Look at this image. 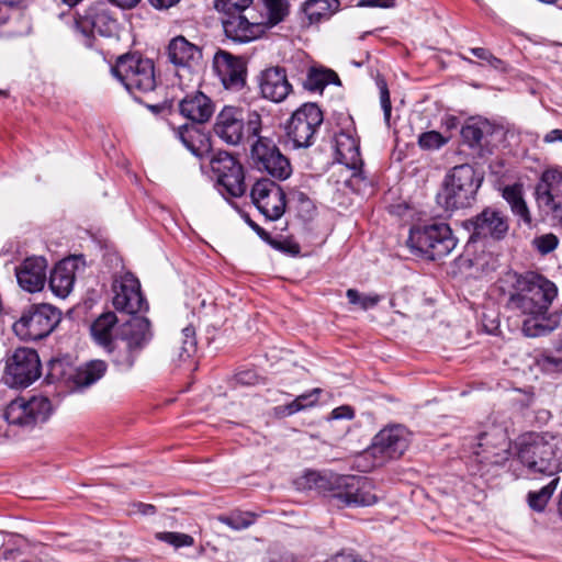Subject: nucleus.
Returning a JSON list of instances; mask_svg holds the SVG:
<instances>
[{"label":"nucleus","instance_id":"4468645a","mask_svg":"<svg viewBox=\"0 0 562 562\" xmlns=\"http://www.w3.org/2000/svg\"><path fill=\"white\" fill-rule=\"evenodd\" d=\"M251 159L258 170L267 172L277 180H285L292 173L290 160L268 137L258 136L251 145Z\"/></svg>","mask_w":562,"mask_h":562},{"label":"nucleus","instance_id":"2eb2a0df","mask_svg":"<svg viewBox=\"0 0 562 562\" xmlns=\"http://www.w3.org/2000/svg\"><path fill=\"white\" fill-rule=\"evenodd\" d=\"M210 165L222 193L239 198L246 192L243 166L233 155L220 151L212 157Z\"/></svg>","mask_w":562,"mask_h":562},{"label":"nucleus","instance_id":"c9c22d12","mask_svg":"<svg viewBox=\"0 0 562 562\" xmlns=\"http://www.w3.org/2000/svg\"><path fill=\"white\" fill-rule=\"evenodd\" d=\"M559 483V477L552 479L546 486L539 491H531L528 493V504L537 512H542L551 498Z\"/></svg>","mask_w":562,"mask_h":562},{"label":"nucleus","instance_id":"a878e982","mask_svg":"<svg viewBox=\"0 0 562 562\" xmlns=\"http://www.w3.org/2000/svg\"><path fill=\"white\" fill-rule=\"evenodd\" d=\"M128 325V319L119 324L117 316L114 312H104L97 317L91 324V336L95 345L105 349L117 337H122V333Z\"/></svg>","mask_w":562,"mask_h":562},{"label":"nucleus","instance_id":"e433bc0d","mask_svg":"<svg viewBox=\"0 0 562 562\" xmlns=\"http://www.w3.org/2000/svg\"><path fill=\"white\" fill-rule=\"evenodd\" d=\"M85 20L90 24L92 31L99 34L110 31L109 23H113L103 8L90 9L86 13Z\"/></svg>","mask_w":562,"mask_h":562},{"label":"nucleus","instance_id":"5fc2aeb1","mask_svg":"<svg viewBox=\"0 0 562 562\" xmlns=\"http://www.w3.org/2000/svg\"><path fill=\"white\" fill-rule=\"evenodd\" d=\"M236 380L240 384L250 385L257 382L258 376L252 371H243L236 375Z\"/></svg>","mask_w":562,"mask_h":562},{"label":"nucleus","instance_id":"5701e85b","mask_svg":"<svg viewBox=\"0 0 562 562\" xmlns=\"http://www.w3.org/2000/svg\"><path fill=\"white\" fill-rule=\"evenodd\" d=\"M167 54L169 61L177 67V76L180 80L183 77L180 71L191 75L192 69L202 59L201 48L181 35L176 36L169 42Z\"/></svg>","mask_w":562,"mask_h":562},{"label":"nucleus","instance_id":"4c0bfd02","mask_svg":"<svg viewBox=\"0 0 562 562\" xmlns=\"http://www.w3.org/2000/svg\"><path fill=\"white\" fill-rule=\"evenodd\" d=\"M267 10L268 23L272 26L281 21L289 13V3L286 0H262Z\"/></svg>","mask_w":562,"mask_h":562},{"label":"nucleus","instance_id":"4d7b16f0","mask_svg":"<svg viewBox=\"0 0 562 562\" xmlns=\"http://www.w3.org/2000/svg\"><path fill=\"white\" fill-rule=\"evenodd\" d=\"M329 562H364L358 555L351 553H338L334 555Z\"/></svg>","mask_w":562,"mask_h":562},{"label":"nucleus","instance_id":"bb28decb","mask_svg":"<svg viewBox=\"0 0 562 562\" xmlns=\"http://www.w3.org/2000/svg\"><path fill=\"white\" fill-rule=\"evenodd\" d=\"M180 113L194 123L207 122L214 112L212 100L201 91L187 94L179 102Z\"/></svg>","mask_w":562,"mask_h":562},{"label":"nucleus","instance_id":"2f4dec72","mask_svg":"<svg viewBox=\"0 0 562 562\" xmlns=\"http://www.w3.org/2000/svg\"><path fill=\"white\" fill-rule=\"evenodd\" d=\"M492 134V125L486 120L470 119L461 128V136L470 147L481 146L482 139Z\"/></svg>","mask_w":562,"mask_h":562},{"label":"nucleus","instance_id":"37998d69","mask_svg":"<svg viewBox=\"0 0 562 562\" xmlns=\"http://www.w3.org/2000/svg\"><path fill=\"white\" fill-rule=\"evenodd\" d=\"M346 295L350 304L359 305L364 311L374 307L381 300L378 294L364 295L355 289L347 290Z\"/></svg>","mask_w":562,"mask_h":562},{"label":"nucleus","instance_id":"ddd939ff","mask_svg":"<svg viewBox=\"0 0 562 562\" xmlns=\"http://www.w3.org/2000/svg\"><path fill=\"white\" fill-rule=\"evenodd\" d=\"M323 119V112L316 103H305L299 108L286 125V136L293 147H310Z\"/></svg>","mask_w":562,"mask_h":562},{"label":"nucleus","instance_id":"7ed1b4c3","mask_svg":"<svg viewBox=\"0 0 562 562\" xmlns=\"http://www.w3.org/2000/svg\"><path fill=\"white\" fill-rule=\"evenodd\" d=\"M122 335L103 351L117 372L128 373L151 338L150 323L146 317L132 316Z\"/></svg>","mask_w":562,"mask_h":562},{"label":"nucleus","instance_id":"6e6d98bb","mask_svg":"<svg viewBox=\"0 0 562 562\" xmlns=\"http://www.w3.org/2000/svg\"><path fill=\"white\" fill-rule=\"evenodd\" d=\"M192 130H193V126L192 125H188V124H184V125L180 126L179 130H178V134H179V137H180L181 142L191 150H193L194 146L191 143L188 134H190V132Z\"/></svg>","mask_w":562,"mask_h":562},{"label":"nucleus","instance_id":"72a5a7b5","mask_svg":"<svg viewBox=\"0 0 562 562\" xmlns=\"http://www.w3.org/2000/svg\"><path fill=\"white\" fill-rule=\"evenodd\" d=\"M334 476L337 474H321L316 471H307L299 479L297 484L301 488L316 490L319 493L328 494L330 497L334 487Z\"/></svg>","mask_w":562,"mask_h":562},{"label":"nucleus","instance_id":"de8ad7c7","mask_svg":"<svg viewBox=\"0 0 562 562\" xmlns=\"http://www.w3.org/2000/svg\"><path fill=\"white\" fill-rule=\"evenodd\" d=\"M471 54L481 60L486 61L492 68L504 71L506 69L505 63L494 56L488 49L483 47H474L470 49Z\"/></svg>","mask_w":562,"mask_h":562},{"label":"nucleus","instance_id":"9d476101","mask_svg":"<svg viewBox=\"0 0 562 562\" xmlns=\"http://www.w3.org/2000/svg\"><path fill=\"white\" fill-rule=\"evenodd\" d=\"M373 490V483L366 476L337 474L330 498L337 506H371L378 502Z\"/></svg>","mask_w":562,"mask_h":562},{"label":"nucleus","instance_id":"f8f14e48","mask_svg":"<svg viewBox=\"0 0 562 562\" xmlns=\"http://www.w3.org/2000/svg\"><path fill=\"white\" fill-rule=\"evenodd\" d=\"M463 227L471 233L470 241L504 239L509 231L508 216L494 206L484 207L479 214L463 222Z\"/></svg>","mask_w":562,"mask_h":562},{"label":"nucleus","instance_id":"3c124183","mask_svg":"<svg viewBox=\"0 0 562 562\" xmlns=\"http://www.w3.org/2000/svg\"><path fill=\"white\" fill-rule=\"evenodd\" d=\"M270 244L279 249V250H282L284 252H288L292 256H296L300 254V246L295 243H292L290 240H283V241H276V240H271Z\"/></svg>","mask_w":562,"mask_h":562},{"label":"nucleus","instance_id":"f03ea898","mask_svg":"<svg viewBox=\"0 0 562 562\" xmlns=\"http://www.w3.org/2000/svg\"><path fill=\"white\" fill-rule=\"evenodd\" d=\"M517 457L528 471L553 476L562 471V436L524 435L517 442Z\"/></svg>","mask_w":562,"mask_h":562},{"label":"nucleus","instance_id":"423d86ee","mask_svg":"<svg viewBox=\"0 0 562 562\" xmlns=\"http://www.w3.org/2000/svg\"><path fill=\"white\" fill-rule=\"evenodd\" d=\"M482 178L468 164L453 167L446 176L438 202L447 211L468 207L475 200Z\"/></svg>","mask_w":562,"mask_h":562},{"label":"nucleus","instance_id":"8fccbe9b","mask_svg":"<svg viewBox=\"0 0 562 562\" xmlns=\"http://www.w3.org/2000/svg\"><path fill=\"white\" fill-rule=\"evenodd\" d=\"M321 393H322V390L316 387L308 393L299 395L295 398V401L299 402L300 406H303V409H305V408L312 407L316 404V402L318 401V395Z\"/></svg>","mask_w":562,"mask_h":562},{"label":"nucleus","instance_id":"7c9ffc66","mask_svg":"<svg viewBox=\"0 0 562 562\" xmlns=\"http://www.w3.org/2000/svg\"><path fill=\"white\" fill-rule=\"evenodd\" d=\"M502 196L509 204L512 213L515 216L519 217L526 225H531V213L524 199L522 186L520 183L504 187Z\"/></svg>","mask_w":562,"mask_h":562},{"label":"nucleus","instance_id":"052dcab7","mask_svg":"<svg viewBox=\"0 0 562 562\" xmlns=\"http://www.w3.org/2000/svg\"><path fill=\"white\" fill-rule=\"evenodd\" d=\"M543 140L549 144L557 140H562V130L555 128L550 131L546 134Z\"/></svg>","mask_w":562,"mask_h":562},{"label":"nucleus","instance_id":"58836bf2","mask_svg":"<svg viewBox=\"0 0 562 562\" xmlns=\"http://www.w3.org/2000/svg\"><path fill=\"white\" fill-rule=\"evenodd\" d=\"M179 341L181 342V346L178 348V357L180 361H184L190 358L196 350L194 328L191 326L183 328Z\"/></svg>","mask_w":562,"mask_h":562},{"label":"nucleus","instance_id":"6e6552de","mask_svg":"<svg viewBox=\"0 0 562 562\" xmlns=\"http://www.w3.org/2000/svg\"><path fill=\"white\" fill-rule=\"evenodd\" d=\"M111 71L132 94L154 91L157 86L153 60L136 53L120 56Z\"/></svg>","mask_w":562,"mask_h":562},{"label":"nucleus","instance_id":"c756f323","mask_svg":"<svg viewBox=\"0 0 562 562\" xmlns=\"http://www.w3.org/2000/svg\"><path fill=\"white\" fill-rule=\"evenodd\" d=\"M336 149L339 161L352 169L355 171L353 176H358L360 173V167L362 166L359 143L353 137L341 134L337 138Z\"/></svg>","mask_w":562,"mask_h":562},{"label":"nucleus","instance_id":"f257e3e1","mask_svg":"<svg viewBox=\"0 0 562 562\" xmlns=\"http://www.w3.org/2000/svg\"><path fill=\"white\" fill-rule=\"evenodd\" d=\"M557 295V285L539 273L527 272L516 276L507 307L526 316L521 325V331L526 337L546 336L558 327L559 317L549 313Z\"/></svg>","mask_w":562,"mask_h":562},{"label":"nucleus","instance_id":"c85d7f7f","mask_svg":"<svg viewBox=\"0 0 562 562\" xmlns=\"http://www.w3.org/2000/svg\"><path fill=\"white\" fill-rule=\"evenodd\" d=\"M108 363L101 359H93L77 367L70 379L76 389L81 390L91 386L104 376Z\"/></svg>","mask_w":562,"mask_h":562},{"label":"nucleus","instance_id":"39448f33","mask_svg":"<svg viewBox=\"0 0 562 562\" xmlns=\"http://www.w3.org/2000/svg\"><path fill=\"white\" fill-rule=\"evenodd\" d=\"M469 471L473 475L484 476L492 468L503 465L509 458L510 441L507 431L501 426H491L477 437Z\"/></svg>","mask_w":562,"mask_h":562},{"label":"nucleus","instance_id":"774afa93","mask_svg":"<svg viewBox=\"0 0 562 562\" xmlns=\"http://www.w3.org/2000/svg\"><path fill=\"white\" fill-rule=\"evenodd\" d=\"M66 4H68L69 7H72V5H76L78 2H80L81 0H63Z\"/></svg>","mask_w":562,"mask_h":562},{"label":"nucleus","instance_id":"680f3d73","mask_svg":"<svg viewBox=\"0 0 562 562\" xmlns=\"http://www.w3.org/2000/svg\"><path fill=\"white\" fill-rule=\"evenodd\" d=\"M137 506V510L142 514V515H153L155 514L156 512V508L154 505H150V504H143V503H139L136 505Z\"/></svg>","mask_w":562,"mask_h":562},{"label":"nucleus","instance_id":"338daca9","mask_svg":"<svg viewBox=\"0 0 562 562\" xmlns=\"http://www.w3.org/2000/svg\"><path fill=\"white\" fill-rule=\"evenodd\" d=\"M20 3H21L20 0H0V4L7 5L10 8L18 7Z\"/></svg>","mask_w":562,"mask_h":562},{"label":"nucleus","instance_id":"f704fd0d","mask_svg":"<svg viewBox=\"0 0 562 562\" xmlns=\"http://www.w3.org/2000/svg\"><path fill=\"white\" fill-rule=\"evenodd\" d=\"M328 83H339V78L333 70L312 68L308 71L304 87L310 91H323Z\"/></svg>","mask_w":562,"mask_h":562},{"label":"nucleus","instance_id":"a18cd8bd","mask_svg":"<svg viewBox=\"0 0 562 562\" xmlns=\"http://www.w3.org/2000/svg\"><path fill=\"white\" fill-rule=\"evenodd\" d=\"M447 142L448 139L436 131L425 132L418 137V145L427 150L439 149Z\"/></svg>","mask_w":562,"mask_h":562},{"label":"nucleus","instance_id":"cd10ccee","mask_svg":"<svg viewBox=\"0 0 562 562\" xmlns=\"http://www.w3.org/2000/svg\"><path fill=\"white\" fill-rule=\"evenodd\" d=\"M75 259L68 258L58 262L49 277V286L59 297H66L75 282Z\"/></svg>","mask_w":562,"mask_h":562},{"label":"nucleus","instance_id":"13d9d810","mask_svg":"<svg viewBox=\"0 0 562 562\" xmlns=\"http://www.w3.org/2000/svg\"><path fill=\"white\" fill-rule=\"evenodd\" d=\"M360 7H381L389 8L393 5V0H359Z\"/></svg>","mask_w":562,"mask_h":562},{"label":"nucleus","instance_id":"49530a36","mask_svg":"<svg viewBox=\"0 0 562 562\" xmlns=\"http://www.w3.org/2000/svg\"><path fill=\"white\" fill-rule=\"evenodd\" d=\"M532 245L541 255H548L552 252L559 245V238L552 234H543L541 236L536 237L532 240Z\"/></svg>","mask_w":562,"mask_h":562},{"label":"nucleus","instance_id":"9b49d317","mask_svg":"<svg viewBox=\"0 0 562 562\" xmlns=\"http://www.w3.org/2000/svg\"><path fill=\"white\" fill-rule=\"evenodd\" d=\"M52 412V403L46 396L18 397L7 406L4 418L11 425L34 427L40 423L46 422Z\"/></svg>","mask_w":562,"mask_h":562},{"label":"nucleus","instance_id":"0eeeda50","mask_svg":"<svg viewBox=\"0 0 562 562\" xmlns=\"http://www.w3.org/2000/svg\"><path fill=\"white\" fill-rule=\"evenodd\" d=\"M407 245L420 256L429 260H437L454 249L457 239L447 223L434 222L413 226L409 231Z\"/></svg>","mask_w":562,"mask_h":562},{"label":"nucleus","instance_id":"f3484780","mask_svg":"<svg viewBox=\"0 0 562 562\" xmlns=\"http://www.w3.org/2000/svg\"><path fill=\"white\" fill-rule=\"evenodd\" d=\"M113 306L127 314L147 311L148 304L140 291V283L131 272L116 277L112 283Z\"/></svg>","mask_w":562,"mask_h":562},{"label":"nucleus","instance_id":"4be33fe9","mask_svg":"<svg viewBox=\"0 0 562 562\" xmlns=\"http://www.w3.org/2000/svg\"><path fill=\"white\" fill-rule=\"evenodd\" d=\"M213 67L223 86L239 91L246 83V61L225 50H218L213 58Z\"/></svg>","mask_w":562,"mask_h":562},{"label":"nucleus","instance_id":"09e8293b","mask_svg":"<svg viewBox=\"0 0 562 562\" xmlns=\"http://www.w3.org/2000/svg\"><path fill=\"white\" fill-rule=\"evenodd\" d=\"M376 85L380 90V103L384 113V120L386 123L390 122L392 104L390 99V92L387 89V85L384 79L379 78Z\"/></svg>","mask_w":562,"mask_h":562},{"label":"nucleus","instance_id":"ea45409f","mask_svg":"<svg viewBox=\"0 0 562 562\" xmlns=\"http://www.w3.org/2000/svg\"><path fill=\"white\" fill-rule=\"evenodd\" d=\"M254 0H215L214 8L223 14L251 11Z\"/></svg>","mask_w":562,"mask_h":562},{"label":"nucleus","instance_id":"6ab92c4d","mask_svg":"<svg viewBox=\"0 0 562 562\" xmlns=\"http://www.w3.org/2000/svg\"><path fill=\"white\" fill-rule=\"evenodd\" d=\"M7 372L12 383L26 387L41 376V361L37 352L31 348H18L8 360Z\"/></svg>","mask_w":562,"mask_h":562},{"label":"nucleus","instance_id":"dca6fc26","mask_svg":"<svg viewBox=\"0 0 562 562\" xmlns=\"http://www.w3.org/2000/svg\"><path fill=\"white\" fill-rule=\"evenodd\" d=\"M223 29L226 37L236 43H248L265 34L267 23L255 10L225 14Z\"/></svg>","mask_w":562,"mask_h":562},{"label":"nucleus","instance_id":"a19ab883","mask_svg":"<svg viewBox=\"0 0 562 562\" xmlns=\"http://www.w3.org/2000/svg\"><path fill=\"white\" fill-rule=\"evenodd\" d=\"M218 519L234 530H241L255 522V515L248 512L233 513L228 516H221Z\"/></svg>","mask_w":562,"mask_h":562},{"label":"nucleus","instance_id":"b1692460","mask_svg":"<svg viewBox=\"0 0 562 562\" xmlns=\"http://www.w3.org/2000/svg\"><path fill=\"white\" fill-rule=\"evenodd\" d=\"M261 95L272 102H282L292 91L284 68L276 66L261 71L259 76Z\"/></svg>","mask_w":562,"mask_h":562},{"label":"nucleus","instance_id":"e2e57ef3","mask_svg":"<svg viewBox=\"0 0 562 562\" xmlns=\"http://www.w3.org/2000/svg\"><path fill=\"white\" fill-rule=\"evenodd\" d=\"M249 225L251 226V228L265 240H268V241H271L270 240V236L269 234L263 229L261 228L258 224H256L255 222L250 221L249 222Z\"/></svg>","mask_w":562,"mask_h":562},{"label":"nucleus","instance_id":"79ce46f5","mask_svg":"<svg viewBox=\"0 0 562 562\" xmlns=\"http://www.w3.org/2000/svg\"><path fill=\"white\" fill-rule=\"evenodd\" d=\"M536 366L540 371L547 374L562 372V357H555L550 353H541L536 358Z\"/></svg>","mask_w":562,"mask_h":562},{"label":"nucleus","instance_id":"0e129e2a","mask_svg":"<svg viewBox=\"0 0 562 562\" xmlns=\"http://www.w3.org/2000/svg\"><path fill=\"white\" fill-rule=\"evenodd\" d=\"M111 2H113L114 4H116L117 7H121V8H133L135 7L139 0H110Z\"/></svg>","mask_w":562,"mask_h":562},{"label":"nucleus","instance_id":"603ef678","mask_svg":"<svg viewBox=\"0 0 562 562\" xmlns=\"http://www.w3.org/2000/svg\"><path fill=\"white\" fill-rule=\"evenodd\" d=\"M300 411H303V406L299 405V402L293 400L291 403L286 405H281L276 407L277 415L284 417V416H291Z\"/></svg>","mask_w":562,"mask_h":562},{"label":"nucleus","instance_id":"aec40b11","mask_svg":"<svg viewBox=\"0 0 562 562\" xmlns=\"http://www.w3.org/2000/svg\"><path fill=\"white\" fill-rule=\"evenodd\" d=\"M409 445V432L401 426H392L382 429L375 435L369 452L374 458L397 459L406 451Z\"/></svg>","mask_w":562,"mask_h":562},{"label":"nucleus","instance_id":"412c9836","mask_svg":"<svg viewBox=\"0 0 562 562\" xmlns=\"http://www.w3.org/2000/svg\"><path fill=\"white\" fill-rule=\"evenodd\" d=\"M536 200L540 209L552 216H562V171L546 170L536 186Z\"/></svg>","mask_w":562,"mask_h":562},{"label":"nucleus","instance_id":"393cba45","mask_svg":"<svg viewBox=\"0 0 562 562\" xmlns=\"http://www.w3.org/2000/svg\"><path fill=\"white\" fill-rule=\"evenodd\" d=\"M47 261L43 257L26 258L15 269L19 285L30 293L41 291L46 282Z\"/></svg>","mask_w":562,"mask_h":562},{"label":"nucleus","instance_id":"864d4df0","mask_svg":"<svg viewBox=\"0 0 562 562\" xmlns=\"http://www.w3.org/2000/svg\"><path fill=\"white\" fill-rule=\"evenodd\" d=\"M353 417V411L349 406H340L331 412L333 419H351Z\"/></svg>","mask_w":562,"mask_h":562},{"label":"nucleus","instance_id":"69168bd1","mask_svg":"<svg viewBox=\"0 0 562 562\" xmlns=\"http://www.w3.org/2000/svg\"><path fill=\"white\" fill-rule=\"evenodd\" d=\"M20 3H21L20 0H0V4L7 5L10 8L18 7Z\"/></svg>","mask_w":562,"mask_h":562},{"label":"nucleus","instance_id":"1a4fd4ad","mask_svg":"<svg viewBox=\"0 0 562 562\" xmlns=\"http://www.w3.org/2000/svg\"><path fill=\"white\" fill-rule=\"evenodd\" d=\"M60 318V312L50 304H31L22 310L12 325V330L21 340L36 341L46 338Z\"/></svg>","mask_w":562,"mask_h":562},{"label":"nucleus","instance_id":"20e7f679","mask_svg":"<svg viewBox=\"0 0 562 562\" xmlns=\"http://www.w3.org/2000/svg\"><path fill=\"white\" fill-rule=\"evenodd\" d=\"M261 115L249 109L226 105L216 116L214 134L228 145H238L245 139L259 136Z\"/></svg>","mask_w":562,"mask_h":562},{"label":"nucleus","instance_id":"bf43d9fd","mask_svg":"<svg viewBox=\"0 0 562 562\" xmlns=\"http://www.w3.org/2000/svg\"><path fill=\"white\" fill-rule=\"evenodd\" d=\"M180 0H148V2L158 10H165L173 7Z\"/></svg>","mask_w":562,"mask_h":562},{"label":"nucleus","instance_id":"a211bd4d","mask_svg":"<svg viewBox=\"0 0 562 562\" xmlns=\"http://www.w3.org/2000/svg\"><path fill=\"white\" fill-rule=\"evenodd\" d=\"M250 196L259 212L269 221L279 220L285 212V193L279 184L269 179L258 180L251 189Z\"/></svg>","mask_w":562,"mask_h":562},{"label":"nucleus","instance_id":"c03bdc74","mask_svg":"<svg viewBox=\"0 0 562 562\" xmlns=\"http://www.w3.org/2000/svg\"><path fill=\"white\" fill-rule=\"evenodd\" d=\"M156 538L173 546L175 548L191 547L194 543V540L190 535L181 532H158Z\"/></svg>","mask_w":562,"mask_h":562},{"label":"nucleus","instance_id":"473e14b6","mask_svg":"<svg viewBox=\"0 0 562 562\" xmlns=\"http://www.w3.org/2000/svg\"><path fill=\"white\" fill-rule=\"evenodd\" d=\"M338 7V0H306L303 5V12L310 23H317L323 19H328Z\"/></svg>","mask_w":562,"mask_h":562}]
</instances>
